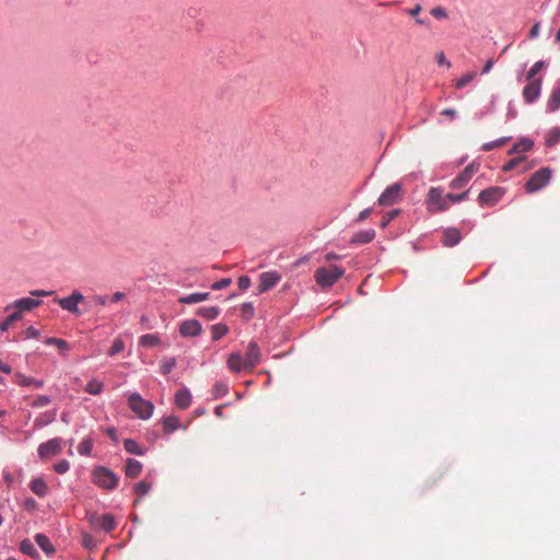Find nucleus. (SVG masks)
<instances>
[{"label":"nucleus","instance_id":"f257e3e1","mask_svg":"<svg viewBox=\"0 0 560 560\" xmlns=\"http://www.w3.org/2000/svg\"><path fill=\"white\" fill-rule=\"evenodd\" d=\"M345 275V269L336 266L330 265L328 267H320L316 269L314 273V279L316 283L323 289L328 290L330 289L340 278H342Z\"/></svg>","mask_w":560,"mask_h":560},{"label":"nucleus","instance_id":"f03ea898","mask_svg":"<svg viewBox=\"0 0 560 560\" xmlns=\"http://www.w3.org/2000/svg\"><path fill=\"white\" fill-rule=\"evenodd\" d=\"M92 481L105 490H114L119 482V477L107 467L98 466L92 472Z\"/></svg>","mask_w":560,"mask_h":560},{"label":"nucleus","instance_id":"7ed1b4c3","mask_svg":"<svg viewBox=\"0 0 560 560\" xmlns=\"http://www.w3.org/2000/svg\"><path fill=\"white\" fill-rule=\"evenodd\" d=\"M427 210L430 213H439L450 208L446 195L441 187H431L425 199Z\"/></svg>","mask_w":560,"mask_h":560},{"label":"nucleus","instance_id":"20e7f679","mask_svg":"<svg viewBox=\"0 0 560 560\" xmlns=\"http://www.w3.org/2000/svg\"><path fill=\"white\" fill-rule=\"evenodd\" d=\"M128 404L130 409L141 419H149L153 413V404L143 399L137 393H133L129 396Z\"/></svg>","mask_w":560,"mask_h":560},{"label":"nucleus","instance_id":"39448f33","mask_svg":"<svg viewBox=\"0 0 560 560\" xmlns=\"http://www.w3.org/2000/svg\"><path fill=\"white\" fill-rule=\"evenodd\" d=\"M552 171L549 167H542L536 171L525 184L527 192L533 194L544 188L550 180Z\"/></svg>","mask_w":560,"mask_h":560},{"label":"nucleus","instance_id":"423d86ee","mask_svg":"<svg viewBox=\"0 0 560 560\" xmlns=\"http://www.w3.org/2000/svg\"><path fill=\"white\" fill-rule=\"evenodd\" d=\"M402 199V186L399 183L389 185L378 197L377 203L382 207H390Z\"/></svg>","mask_w":560,"mask_h":560},{"label":"nucleus","instance_id":"0eeeda50","mask_svg":"<svg viewBox=\"0 0 560 560\" xmlns=\"http://www.w3.org/2000/svg\"><path fill=\"white\" fill-rule=\"evenodd\" d=\"M63 441L61 438H54L38 445L37 454L42 460H47L58 455L62 450Z\"/></svg>","mask_w":560,"mask_h":560},{"label":"nucleus","instance_id":"6e6552de","mask_svg":"<svg viewBox=\"0 0 560 560\" xmlns=\"http://www.w3.org/2000/svg\"><path fill=\"white\" fill-rule=\"evenodd\" d=\"M504 195V188L490 187L480 191L478 202L481 207H492L500 201Z\"/></svg>","mask_w":560,"mask_h":560},{"label":"nucleus","instance_id":"1a4fd4ad","mask_svg":"<svg viewBox=\"0 0 560 560\" xmlns=\"http://www.w3.org/2000/svg\"><path fill=\"white\" fill-rule=\"evenodd\" d=\"M261 350L257 342L250 341L244 357L245 372H252L261 361Z\"/></svg>","mask_w":560,"mask_h":560},{"label":"nucleus","instance_id":"9d476101","mask_svg":"<svg viewBox=\"0 0 560 560\" xmlns=\"http://www.w3.org/2000/svg\"><path fill=\"white\" fill-rule=\"evenodd\" d=\"M479 166L475 163L467 165L451 183L450 187L452 189H460L465 187L468 182L472 178V176L478 171Z\"/></svg>","mask_w":560,"mask_h":560},{"label":"nucleus","instance_id":"9b49d317","mask_svg":"<svg viewBox=\"0 0 560 560\" xmlns=\"http://www.w3.org/2000/svg\"><path fill=\"white\" fill-rule=\"evenodd\" d=\"M84 300V296L79 291H73L71 295L62 299H56L55 302L59 304L62 310L72 314H80L78 304Z\"/></svg>","mask_w":560,"mask_h":560},{"label":"nucleus","instance_id":"f8f14e48","mask_svg":"<svg viewBox=\"0 0 560 560\" xmlns=\"http://www.w3.org/2000/svg\"><path fill=\"white\" fill-rule=\"evenodd\" d=\"M40 304V300H35L32 298H22L7 305L4 311L8 312L11 308H13L16 313H20V316L22 317L23 312H30L35 307L39 306Z\"/></svg>","mask_w":560,"mask_h":560},{"label":"nucleus","instance_id":"ddd939ff","mask_svg":"<svg viewBox=\"0 0 560 560\" xmlns=\"http://www.w3.org/2000/svg\"><path fill=\"white\" fill-rule=\"evenodd\" d=\"M541 83L542 80L539 78L537 80L528 81V83L524 86L523 97L527 104H533L539 98L541 92Z\"/></svg>","mask_w":560,"mask_h":560},{"label":"nucleus","instance_id":"4468645a","mask_svg":"<svg viewBox=\"0 0 560 560\" xmlns=\"http://www.w3.org/2000/svg\"><path fill=\"white\" fill-rule=\"evenodd\" d=\"M281 280V276L277 271H268L260 275L258 290L260 293L273 288Z\"/></svg>","mask_w":560,"mask_h":560},{"label":"nucleus","instance_id":"2eb2a0df","mask_svg":"<svg viewBox=\"0 0 560 560\" xmlns=\"http://www.w3.org/2000/svg\"><path fill=\"white\" fill-rule=\"evenodd\" d=\"M201 332V325L197 319H188L180 324L179 334L183 337H195Z\"/></svg>","mask_w":560,"mask_h":560},{"label":"nucleus","instance_id":"dca6fc26","mask_svg":"<svg viewBox=\"0 0 560 560\" xmlns=\"http://www.w3.org/2000/svg\"><path fill=\"white\" fill-rule=\"evenodd\" d=\"M14 382L22 387L42 388L44 386L43 380H37L32 376H26L23 373L16 372L13 376Z\"/></svg>","mask_w":560,"mask_h":560},{"label":"nucleus","instance_id":"f3484780","mask_svg":"<svg viewBox=\"0 0 560 560\" xmlns=\"http://www.w3.org/2000/svg\"><path fill=\"white\" fill-rule=\"evenodd\" d=\"M94 526L109 533L116 527V521L112 514H103L92 520Z\"/></svg>","mask_w":560,"mask_h":560},{"label":"nucleus","instance_id":"a211bd4d","mask_svg":"<svg viewBox=\"0 0 560 560\" xmlns=\"http://www.w3.org/2000/svg\"><path fill=\"white\" fill-rule=\"evenodd\" d=\"M460 240H462V234L458 229H455V228L446 229L443 232L442 242L445 246H448V247L455 246L459 243Z\"/></svg>","mask_w":560,"mask_h":560},{"label":"nucleus","instance_id":"6ab92c4d","mask_svg":"<svg viewBox=\"0 0 560 560\" xmlns=\"http://www.w3.org/2000/svg\"><path fill=\"white\" fill-rule=\"evenodd\" d=\"M226 364L229 369L235 373L245 372V361L240 352H233L229 355Z\"/></svg>","mask_w":560,"mask_h":560},{"label":"nucleus","instance_id":"aec40b11","mask_svg":"<svg viewBox=\"0 0 560 560\" xmlns=\"http://www.w3.org/2000/svg\"><path fill=\"white\" fill-rule=\"evenodd\" d=\"M142 470V464L133 458H128L125 464V474L129 478H137Z\"/></svg>","mask_w":560,"mask_h":560},{"label":"nucleus","instance_id":"412c9836","mask_svg":"<svg viewBox=\"0 0 560 560\" xmlns=\"http://www.w3.org/2000/svg\"><path fill=\"white\" fill-rule=\"evenodd\" d=\"M175 404L180 409H187L191 404V394L184 388L175 394Z\"/></svg>","mask_w":560,"mask_h":560},{"label":"nucleus","instance_id":"4be33fe9","mask_svg":"<svg viewBox=\"0 0 560 560\" xmlns=\"http://www.w3.org/2000/svg\"><path fill=\"white\" fill-rule=\"evenodd\" d=\"M30 488L36 495L43 498L48 492V487L44 479L42 478H35L31 481Z\"/></svg>","mask_w":560,"mask_h":560},{"label":"nucleus","instance_id":"5701e85b","mask_svg":"<svg viewBox=\"0 0 560 560\" xmlns=\"http://www.w3.org/2000/svg\"><path fill=\"white\" fill-rule=\"evenodd\" d=\"M210 296V293L203 292V293H191L186 296H182L178 299V302L182 304H195L202 301H207Z\"/></svg>","mask_w":560,"mask_h":560},{"label":"nucleus","instance_id":"b1692460","mask_svg":"<svg viewBox=\"0 0 560 560\" xmlns=\"http://www.w3.org/2000/svg\"><path fill=\"white\" fill-rule=\"evenodd\" d=\"M57 416L56 410L40 413L34 421L35 428H43L55 421Z\"/></svg>","mask_w":560,"mask_h":560},{"label":"nucleus","instance_id":"393cba45","mask_svg":"<svg viewBox=\"0 0 560 560\" xmlns=\"http://www.w3.org/2000/svg\"><path fill=\"white\" fill-rule=\"evenodd\" d=\"M546 107L548 112H556L560 108V85L552 90Z\"/></svg>","mask_w":560,"mask_h":560},{"label":"nucleus","instance_id":"a878e982","mask_svg":"<svg viewBox=\"0 0 560 560\" xmlns=\"http://www.w3.org/2000/svg\"><path fill=\"white\" fill-rule=\"evenodd\" d=\"M36 544L40 547V549L47 555H52L55 552V548L50 542V539L44 534H37L35 536Z\"/></svg>","mask_w":560,"mask_h":560},{"label":"nucleus","instance_id":"bb28decb","mask_svg":"<svg viewBox=\"0 0 560 560\" xmlns=\"http://www.w3.org/2000/svg\"><path fill=\"white\" fill-rule=\"evenodd\" d=\"M375 235L376 233L373 229L360 231L353 236L352 242L358 244L370 243L374 240Z\"/></svg>","mask_w":560,"mask_h":560},{"label":"nucleus","instance_id":"cd10ccee","mask_svg":"<svg viewBox=\"0 0 560 560\" xmlns=\"http://www.w3.org/2000/svg\"><path fill=\"white\" fill-rule=\"evenodd\" d=\"M124 446H125V450L130 454H135V455H143L144 454L143 448L135 440H131V439L125 440Z\"/></svg>","mask_w":560,"mask_h":560},{"label":"nucleus","instance_id":"c85d7f7f","mask_svg":"<svg viewBox=\"0 0 560 560\" xmlns=\"http://www.w3.org/2000/svg\"><path fill=\"white\" fill-rule=\"evenodd\" d=\"M179 428V420L174 416H170L163 420V430L165 433H171Z\"/></svg>","mask_w":560,"mask_h":560},{"label":"nucleus","instance_id":"c756f323","mask_svg":"<svg viewBox=\"0 0 560 560\" xmlns=\"http://www.w3.org/2000/svg\"><path fill=\"white\" fill-rule=\"evenodd\" d=\"M220 311L217 306H208V307H200L197 312V314L201 317H205L207 319H214L218 317Z\"/></svg>","mask_w":560,"mask_h":560},{"label":"nucleus","instance_id":"7c9ffc66","mask_svg":"<svg viewBox=\"0 0 560 560\" xmlns=\"http://www.w3.org/2000/svg\"><path fill=\"white\" fill-rule=\"evenodd\" d=\"M532 147H533V141H530L529 139H522L521 141L516 142L513 145V148L510 150V154L526 152V151L530 150Z\"/></svg>","mask_w":560,"mask_h":560},{"label":"nucleus","instance_id":"2f4dec72","mask_svg":"<svg viewBox=\"0 0 560 560\" xmlns=\"http://www.w3.org/2000/svg\"><path fill=\"white\" fill-rule=\"evenodd\" d=\"M93 448V441L90 438H86L80 442L78 445V452L80 455L89 456L91 455Z\"/></svg>","mask_w":560,"mask_h":560},{"label":"nucleus","instance_id":"473e14b6","mask_svg":"<svg viewBox=\"0 0 560 560\" xmlns=\"http://www.w3.org/2000/svg\"><path fill=\"white\" fill-rule=\"evenodd\" d=\"M139 343L142 347H153L160 343V338L156 335L147 334L140 337Z\"/></svg>","mask_w":560,"mask_h":560},{"label":"nucleus","instance_id":"72a5a7b5","mask_svg":"<svg viewBox=\"0 0 560 560\" xmlns=\"http://www.w3.org/2000/svg\"><path fill=\"white\" fill-rule=\"evenodd\" d=\"M102 390H103V383L95 378L91 380L85 386V392L91 395H98L102 393Z\"/></svg>","mask_w":560,"mask_h":560},{"label":"nucleus","instance_id":"f704fd0d","mask_svg":"<svg viewBox=\"0 0 560 560\" xmlns=\"http://www.w3.org/2000/svg\"><path fill=\"white\" fill-rule=\"evenodd\" d=\"M229 331V328L225 324H215L211 327L212 339L219 340L223 336H225Z\"/></svg>","mask_w":560,"mask_h":560},{"label":"nucleus","instance_id":"c9c22d12","mask_svg":"<svg viewBox=\"0 0 560 560\" xmlns=\"http://www.w3.org/2000/svg\"><path fill=\"white\" fill-rule=\"evenodd\" d=\"M176 364L177 361L175 358H164L161 363L160 371L163 375H166L176 366Z\"/></svg>","mask_w":560,"mask_h":560},{"label":"nucleus","instance_id":"e433bc0d","mask_svg":"<svg viewBox=\"0 0 560 560\" xmlns=\"http://www.w3.org/2000/svg\"><path fill=\"white\" fill-rule=\"evenodd\" d=\"M511 138L510 137H502L500 139H497L494 141H491V142H487V143H483L482 144V150L483 151H491L495 148H501L503 147Z\"/></svg>","mask_w":560,"mask_h":560},{"label":"nucleus","instance_id":"4c0bfd02","mask_svg":"<svg viewBox=\"0 0 560 560\" xmlns=\"http://www.w3.org/2000/svg\"><path fill=\"white\" fill-rule=\"evenodd\" d=\"M476 78V72H469L462 78L455 80L454 86L456 89H463L468 85Z\"/></svg>","mask_w":560,"mask_h":560},{"label":"nucleus","instance_id":"58836bf2","mask_svg":"<svg viewBox=\"0 0 560 560\" xmlns=\"http://www.w3.org/2000/svg\"><path fill=\"white\" fill-rule=\"evenodd\" d=\"M20 313H16L15 311L12 312L2 323H0V330L7 331L9 327L14 323L15 320L21 319Z\"/></svg>","mask_w":560,"mask_h":560},{"label":"nucleus","instance_id":"ea45409f","mask_svg":"<svg viewBox=\"0 0 560 560\" xmlns=\"http://www.w3.org/2000/svg\"><path fill=\"white\" fill-rule=\"evenodd\" d=\"M559 141H560V129L559 128H552L548 132V135H547L546 145L547 147H552L556 143H558Z\"/></svg>","mask_w":560,"mask_h":560},{"label":"nucleus","instance_id":"a19ab883","mask_svg":"<svg viewBox=\"0 0 560 560\" xmlns=\"http://www.w3.org/2000/svg\"><path fill=\"white\" fill-rule=\"evenodd\" d=\"M124 349H125V342L121 338L118 337L113 341V345H112L110 349L108 350V355L114 357V355L120 353L121 351H124Z\"/></svg>","mask_w":560,"mask_h":560},{"label":"nucleus","instance_id":"79ce46f5","mask_svg":"<svg viewBox=\"0 0 560 560\" xmlns=\"http://www.w3.org/2000/svg\"><path fill=\"white\" fill-rule=\"evenodd\" d=\"M20 549H21V551H22L23 553L28 555V556H31V557H35V556H37V551H36L35 547H34V545H33V544H32V541H31V540H28V539H24V540L21 542V545H20Z\"/></svg>","mask_w":560,"mask_h":560},{"label":"nucleus","instance_id":"37998d69","mask_svg":"<svg viewBox=\"0 0 560 560\" xmlns=\"http://www.w3.org/2000/svg\"><path fill=\"white\" fill-rule=\"evenodd\" d=\"M399 213H400V210H399V209H395V210H392V211H389V212H386V213L383 215L382 220H381L380 226H381L382 229H385V228L389 224V222H390L392 220L396 219V218L399 215Z\"/></svg>","mask_w":560,"mask_h":560},{"label":"nucleus","instance_id":"c03bdc74","mask_svg":"<svg viewBox=\"0 0 560 560\" xmlns=\"http://www.w3.org/2000/svg\"><path fill=\"white\" fill-rule=\"evenodd\" d=\"M150 490L151 483L145 480H141L135 486V492L138 497L145 495Z\"/></svg>","mask_w":560,"mask_h":560},{"label":"nucleus","instance_id":"a18cd8bd","mask_svg":"<svg viewBox=\"0 0 560 560\" xmlns=\"http://www.w3.org/2000/svg\"><path fill=\"white\" fill-rule=\"evenodd\" d=\"M254 314H255V308H254L253 303L247 302L241 306V315L246 320L250 319L254 316Z\"/></svg>","mask_w":560,"mask_h":560},{"label":"nucleus","instance_id":"49530a36","mask_svg":"<svg viewBox=\"0 0 560 560\" xmlns=\"http://www.w3.org/2000/svg\"><path fill=\"white\" fill-rule=\"evenodd\" d=\"M51 402V399L49 396L46 395H39L37 396L32 402L31 406L33 408H43L48 406Z\"/></svg>","mask_w":560,"mask_h":560},{"label":"nucleus","instance_id":"de8ad7c7","mask_svg":"<svg viewBox=\"0 0 560 560\" xmlns=\"http://www.w3.org/2000/svg\"><path fill=\"white\" fill-rule=\"evenodd\" d=\"M545 66V62L544 61H537L535 62L532 68L528 70L527 72V80L528 81H532V80H536L535 79V75L544 68Z\"/></svg>","mask_w":560,"mask_h":560},{"label":"nucleus","instance_id":"09e8293b","mask_svg":"<svg viewBox=\"0 0 560 560\" xmlns=\"http://www.w3.org/2000/svg\"><path fill=\"white\" fill-rule=\"evenodd\" d=\"M468 196H469V190H465L462 194H447L446 198L448 199V203L450 202L456 203V202H460V201L468 199Z\"/></svg>","mask_w":560,"mask_h":560},{"label":"nucleus","instance_id":"8fccbe9b","mask_svg":"<svg viewBox=\"0 0 560 560\" xmlns=\"http://www.w3.org/2000/svg\"><path fill=\"white\" fill-rule=\"evenodd\" d=\"M69 468L70 463L66 459H62L54 465V470L60 475L66 474L69 470Z\"/></svg>","mask_w":560,"mask_h":560},{"label":"nucleus","instance_id":"3c124183","mask_svg":"<svg viewBox=\"0 0 560 560\" xmlns=\"http://www.w3.org/2000/svg\"><path fill=\"white\" fill-rule=\"evenodd\" d=\"M228 390H229V386H228V384H225L223 382H218L214 385L215 397L224 396L228 393Z\"/></svg>","mask_w":560,"mask_h":560},{"label":"nucleus","instance_id":"603ef678","mask_svg":"<svg viewBox=\"0 0 560 560\" xmlns=\"http://www.w3.org/2000/svg\"><path fill=\"white\" fill-rule=\"evenodd\" d=\"M232 283V280L230 278H223L219 281H215L212 285V290H222L224 288H228Z\"/></svg>","mask_w":560,"mask_h":560},{"label":"nucleus","instance_id":"864d4df0","mask_svg":"<svg viewBox=\"0 0 560 560\" xmlns=\"http://www.w3.org/2000/svg\"><path fill=\"white\" fill-rule=\"evenodd\" d=\"M237 284L242 291H245L250 287V279L247 276H242L238 278Z\"/></svg>","mask_w":560,"mask_h":560},{"label":"nucleus","instance_id":"5fc2aeb1","mask_svg":"<svg viewBox=\"0 0 560 560\" xmlns=\"http://www.w3.org/2000/svg\"><path fill=\"white\" fill-rule=\"evenodd\" d=\"M431 14L435 18V19H445L447 16L446 14V11L444 8L442 7H435L431 10Z\"/></svg>","mask_w":560,"mask_h":560},{"label":"nucleus","instance_id":"6e6d98bb","mask_svg":"<svg viewBox=\"0 0 560 560\" xmlns=\"http://www.w3.org/2000/svg\"><path fill=\"white\" fill-rule=\"evenodd\" d=\"M523 161V158H517V159H513L511 161H509L504 166H503V171L504 172H509V171H512L513 168H515L517 166V164Z\"/></svg>","mask_w":560,"mask_h":560},{"label":"nucleus","instance_id":"4d7b16f0","mask_svg":"<svg viewBox=\"0 0 560 560\" xmlns=\"http://www.w3.org/2000/svg\"><path fill=\"white\" fill-rule=\"evenodd\" d=\"M373 209L372 208H366L364 210H362L359 215L355 219V222L357 223H361L363 222L365 219L369 218V215L372 213Z\"/></svg>","mask_w":560,"mask_h":560},{"label":"nucleus","instance_id":"13d9d810","mask_svg":"<svg viewBox=\"0 0 560 560\" xmlns=\"http://www.w3.org/2000/svg\"><path fill=\"white\" fill-rule=\"evenodd\" d=\"M24 335L26 338H37L39 336V330L30 326L25 329Z\"/></svg>","mask_w":560,"mask_h":560},{"label":"nucleus","instance_id":"bf43d9fd","mask_svg":"<svg viewBox=\"0 0 560 560\" xmlns=\"http://www.w3.org/2000/svg\"><path fill=\"white\" fill-rule=\"evenodd\" d=\"M83 546H84L85 548H89V549H91V548H94V547H95L94 539H93V537H92L91 535L85 534V535L83 536Z\"/></svg>","mask_w":560,"mask_h":560},{"label":"nucleus","instance_id":"052dcab7","mask_svg":"<svg viewBox=\"0 0 560 560\" xmlns=\"http://www.w3.org/2000/svg\"><path fill=\"white\" fill-rule=\"evenodd\" d=\"M92 301L96 305H105L108 301V298L106 295H94Z\"/></svg>","mask_w":560,"mask_h":560},{"label":"nucleus","instance_id":"680f3d73","mask_svg":"<svg viewBox=\"0 0 560 560\" xmlns=\"http://www.w3.org/2000/svg\"><path fill=\"white\" fill-rule=\"evenodd\" d=\"M54 293V291H45V290H33L31 291V295L43 298V296H49Z\"/></svg>","mask_w":560,"mask_h":560},{"label":"nucleus","instance_id":"e2e57ef3","mask_svg":"<svg viewBox=\"0 0 560 560\" xmlns=\"http://www.w3.org/2000/svg\"><path fill=\"white\" fill-rule=\"evenodd\" d=\"M436 61L440 65H446L447 67H451V62L446 59L443 51H441L436 55Z\"/></svg>","mask_w":560,"mask_h":560},{"label":"nucleus","instance_id":"0e129e2a","mask_svg":"<svg viewBox=\"0 0 560 560\" xmlns=\"http://www.w3.org/2000/svg\"><path fill=\"white\" fill-rule=\"evenodd\" d=\"M456 114H457V112H456L455 109H453V108H446V109H443V110L441 112V115H442V116H446V117H448L450 119L455 118Z\"/></svg>","mask_w":560,"mask_h":560},{"label":"nucleus","instance_id":"69168bd1","mask_svg":"<svg viewBox=\"0 0 560 560\" xmlns=\"http://www.w3.org/2000/svg\"><path fill=\"white\" fill-rule=\"evenodd\" d=\"M540 32V25L539 23H536L529 31V37L535 38L539 35Z\"/></svg>","mask_w":560,"mask_h":560},{"label":"nucleus","instance_id":"338daca9","mask_svg":"<svg viewBox=\"0 0 560 560\" xmlns=\"http://www.w3.org/2000/svg\"><path fill=\"white\" fill-rule=\"evenodd\" d=\"M56 347H57L61 352L69 350V343H68L66 340H63V339H59V340H58V343L56 345Z\"/></svg>","mask_w":560,"mask_h":560},{"label":"nucleus","instance_id":"774afa93","mask_svg":"<svg viewBox=\"0 0 560 560\" xmlns=\"http://www.w3.org/2000/svg\"><path fill=\"white\" fill-rule=\"evenodd\" d=\"M124 298H125V293L115 292L109 300H110V302L116 303V302H119L120 300H122Z\"/></svg>","mask_w":560,"mask_h":560}]
</instances>
